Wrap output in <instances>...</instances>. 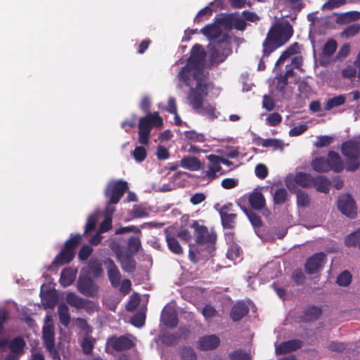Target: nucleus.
Here are the masks:
<instances>
[{
  "label": "nucleus",
  "mask_w": 360,
  "mask_h": 360,
  "mask_svg": "<svg viewBox=\"0 0 360 360\" xmlns=\"http://www.w3.org/2000/svg\"><path fill=\"white\" fill-rule=\"evenodd\" d=\"M298 51V44L295 43L290 45L283 53L281 55L275 64V69L279 65H282L288 58L294 55Z\"/></svg>",
  "instance_id": "nucleus-36"
},
{
  "label": "nucleus",
  "mask_w": 360,
  "mask_h": 360,
  "mask_svg": "<svg viewBox=\"0 0 360 360\" xmlns=\"http://www.w3.org/2000/svg\"><path fill=\"white\" fill-rule=\"evenodd\" d=\"M360 31V25L355 23L347 27L342 33L345 37H352Z\"/></svg>",
  "instance_id": "nucleus-50"
},
{
  "label": "nucleus",
  "mask_w": 360,
  "mask_h": 360,
  "mask_svg": "<svg viewBox=\"0 0 360 360\" xmlns=\"http://www.w3.org/2000/svg\"><path fill=\"white\" fill-rule=\"evenodd\" d=\"M116 255L123 271L128 273L134 271L136 268V261L133 257L134 255L120 250L117 252Z\"/></svg>",
  "instance_id": "nucleus-16"
},
{
  "label": "nucleus",
  "mask_w": 360,
  "mask_h": 360,
  "mask_svg": "<svg viewBox=\"0 0 360 360\" xmlns=\"http://www.w3.org/2000/svg\"><path fill=\"white\" fill-rule=\"evenodd\" d=\"M248 311L249 308L245 302H238L233 305L230 316L233 321H237L245 316Z\"/></svg>",
  "instance_id": "nucleus-22"
},
{
  "label": "nucleus",
  "mask_w": 360,
  "mask_h": 360,
  "mask_svg": "<svg viewBox=\"0 0 360 360\" xmlns=\"http://www.w3.org/2000/svg\"><path fill=\"white\" fill-rule=\"evenodd\" d=\"M337 47L338 44L335 40H328L323 47V54L325 56L330 57L336 51Z\"/></svg>",
  "instance_id": "nucleus-43"
},
{
  "label": "nucleus",
  "mask_w": 360,
  "mask_h": 360,
  "mask_svg": "<svg viewBox=\"0 0 360 360\" xmlns=\"http://www.w3.org/2000/svg\"><path fill=\"white\" fill-rule=\"evenodd\" d=\"M66 302L76 309L86 308L88 304H92L91 302L84 300L73 292H69L65 297Z\"/></svg>",
  "instance_id": "nucleus-23"
},
{
  "label": "nucleus",
  "mask_w": 360,
  "mask_h": 360,
  "mask_svg": "<svg viewBox=\"0 0 360 360\" xmlns=\"http://www.w3.org/2000/svg\"><path fill=\"white\" fill-rule=\"evenodd\" d=\"M219 344V339L215 335L201 337L198 342V347L201 350H210L215 349Z\"/></svg>",
  "instance_id": "nucleus-17"
},
{
  "label": "nucleus",
  "mask_w": 360,
  "mask_h": 360,
  "mask_svg": "<svg viewBox=\"0 0 360 360\" xmlns=\"http://www.w3.org/2000/svg\"><path fill=\"white\" fill-rule=\"evenodd\" d=\"M286 71L284 75L280 74L278 75L276 74V79L277 80V87L279 89H283L288 83V79L290 77L294 76V68L290 67V65H286L285 67Z\"/></svg>",
  "instance_id": "nucleus-30"
},
{
  "label": "nucleus",
  "mask_w": 360,
  "mask_h": 360,
  "mask_svg": "<svg viewBox=\"0 0 360 360\" xmlns=\"http://www.w3.org/2000/svg\"><path fill=\"white\" fill-rule=\"evenodd\" d=\"M292 35V27L289 22L275 24L269 31L263 42L264 56H269L276 49L286 43Z\"/></svg>",
  "instance_id": "nucleus-4"
},
{
  "label": "nucleus",
  "mask_w": 360,
  "mask_h": 360,
  "mask_svg": "<svg viewBox=\"0 0 360 360\" xmlns=\"http://www.w3.org/2000/svg\"><path fill=\"white\" fill-rule=\"evenodd\" d=\"M205 52L201 45L195 44L188 59L187 64L177 75L179 87L190 86L187 101L192 108L198 114L206 116L210 120L217 118L219 112L210 104L203 105V99L207 96L206 74L202 69Z\"/></svg>",
  "instance_id": "nucleus-1"
},
{
  "label": "nucleus",
  "mask_w": 360,
  "mask_h": 360,
  "mask_svg": "<svg viewBox=\"0 0 360 360\" xmlns=\"http://www.w3.org/2000/svg\"><path fill=\"white\" fill-rule=\"evenodd\" d=\"M134 218H146L149 215L148 210L142 205H135L131 210Z\"/></svg>",
  "instance_id": "nucleus-44"
},
{
  "label": "nucleus",
  "mask_w": 360,
  "mask_h": 360,
  "mask_svg": "<svg viewBox=\"0 0 360 360\" xmlns=\"http://www.w3.org/2000/svg\"><path fill=\"white\" fill-rule=\"evenodd\" d=\"M77 288L78 291L86 297H95L98 293V285L89 276H79Z\"/></svg>",
  "instance_id": "nucleus-11"
},
{
  "label": "nucleus",
  "mask_w": 360,
  "mask_h": 360,
  "mask_svg": "<svg viewBox=\"0 0 360 360\" xmlns=\"http://www.w3.org/2000/svg\"><path fill=\"white\" fill-rule=\"evenodd\" d=\"M287 196L288 192L285 188H278L274 193V202L276 205L283 204Z\"/></svg>",
  "instance_id": "nucleus-47"
},
{
  "label": "nucleus",
  "mask_w": 360,
  "mask_h": 360,
  "mask_svg": "<svg viewBox=\"0 0 360 360\" xmlns=\"http://www.w3.org/2000/svg\"><path fill=\"white\" fill-rule=\"evenodd\" d=\"M230 357L232 360H250L249 354L243 350L233 352L230 354Z\"/></svg>",
  "instance_id": "nucleus-59"
},
{
  "label": "nucleus",
  "mask_w": 360,
  "mask_h": 360,
  "mask_svg": "<svg viewBox=\"0 0 360 360\" xmlns=\"http://www.w3.org/2000/svg\"><path fill=\"white\" fill-rule=\"evenodd\" d=\"M25 346V342L22 338H15L8 345V347L11 351L9 354H15L18 358L20 355L23 354Z\"/></svg>",
  "instance_id": "nucleus-26"
},
{
  "label": "nucleus",
  "mask_w": 360,
  "mask_h": 360,
  "mask_svg": "<svg viewBox=\"0 0 360 360\" xmlns=\"http://www.w3.org/2000/svg\"><path fill=\"white\" fill-rule=\"evenodd\" d=\"M255 175L262 179H265L268 175V169L266 165L263 164H258L255 167Z\"/></svg>",
  "instance_id": "nucleus-58"
},
{
  "label": "nucleus",
  "mask_w": 360,
  "mask_h": 360,
  "mask_svg": "<svg viewBox=\"0 0 360 360\" xmlns=\"http://www.w3.org/2000/svg\"><path fill=\"white\" fill-rule=\"evenodd\" d=\"M296 196L298 206L305 207L309 205L310 200L307 193L300 190L297 191Z\"/></svg>",
  "instance_id": "nucleus-49"
},
{
  "label": "nucleus",
  "mask_w": 360,
  "mask_h": 360,
  "mask_svg": "<svg viewBox=\"0 0 360 360\" xmlns=\"http://www.w3.org/2000/svg\"><path fill=\"white\" fill-rule=\"evenodd\" d=\"M240 248L238 245L232 243L229 245L226 252V257L229 259L236 263L240 259Z\"/></svg>",
  "instance_id": "nucleus-40"
},
{
  "label": "nucleus",
  "mask_w": 360,
  "mask_h": 360,
  "mask_svg": "<svg viewBox=\"0 0 360 360\" xmlns=\"http://www.w3.org/2000/svg\"><path fill=\"white\" fill-rule=\"evenodd\" d=\"M166 241L167 246L171 252L176 255H181L183 252V249L178 242L177 239L170 236L167 231H165Z\"/></svg>",
  "instance_id": "nucleus-33"
},
{
  "label": "nucleus",
  "mask_w": 360,
  "mask_h": 360,
  "mask_svg": "<svg viewBox=\"0 0 360 360\" xmlns=\"http://www.w3.org/2000/svg\"><path fill=\"white\" fill-rule=\"evenodd\" d=\"M185 140L191 143H203L205 141V136L202 134L197 133L195 131H184Z\"/></svg>",
  "instance_id": "nucleus-41"
},
{
  "label": "nucleus",
  "mask_w": 360,
  "mask_h": 360,
  "mask_svg": "<svg viewBox=\"0 0 360 360\" xmlns=\"http://www.w3.org/2000/svg\"><path fill=\"white\" fill-rule=\"evenodd\" d=\"M162 120L157 112L148 113L141 117L139 122V142L143 145L148 143L151 130L153 127H160Z\"/></svg>",
  "instance_id": "nucleus-6"
},
{
  "label": "nucleus",
  "mask_w": 360,
  "mask_h": 360,
  "mask_svg": "<svg viewBox=\"0 0 360 360\" xmlns=\"http://www.w3.org/2000/svg\"><path fill=\"white\" fill-rule=\"evenodd\" d=\"M268 274L267 278L272 279L277 277L280 274L279 265L276 262H270L267 264L260 271V274Z\"/></svg>",
  "instance_id": "nucleus-35"
},
{
  "label": "nucleus",
  "mask_w": 360,
  "mask_h": 360,
  "mask_svg": "<svg viewBox=\"0 0 360 360\" xmlns=\"http://www.w3.org/2000/svg\"><path fill=\"white\" fill-rule=\"evenodd\" d=\"M352 281V276L349 272L345 271L337 278V283L341 286L348 285Z\"/></svg>",
  "instance_id": "nucleus-51"
},
{
  "label": "nucleus",
  "mask_w": 360,
  "mask_h": 360,
  "mask_svg": "<svg viewBox=\"0 0 360 360\" xmlns=\"http://www.w3.org/2000/svg\"><path fill=\"white\" fill-rule=\"evenodd\" d=\"M347 246H359L360 249V229L348 235L345 240Z\"/></svg>",
  "instance_id": "nucleus-42"
},
{
  "label": "nucleus",
  "mask_w": 360,
  "mask_h": 360,
  "mask_svg": "<svg viewBox=\"0 0 360 360\" xmlns=\"http://www.w3.org/2000/svg\"><path fill=\"white\" fill-rule=\"evenodd\" d=\"M311 167L318 172H326L330 170L328 158L324 157L315 158L311 162Z\"/></svg>",
  "instance_id": "nucleus-31"
},
{
  "label": "nucleus",
  "mask_w": 360,
  "mask_h": 360,
  "mask_svg": "<svg viewBox=\"0 0 360 360\" xmlns=\"http://www.w3.org/2000/svg\"><path fill=\"white\" fill-rule=\"evenodd\" d=\"M131 154L136 162H141L146 159L147 152L144 147L136 146Z\"/></svg>",
  "instance_id": "nucleus-48"
},
{
  "label": "nucleus",
  "mask_w": 360,
  "mask_h": 360,
  "mask_svg": "<svg viewBox=\"0 0 360 360\" xmlns=\"http://www.w3.org/2000/svg\"><path fill=\"white\" fill-rule=\"evenodd\" d=\"M46 285L41 287V297L43 305L46 308H53L57 302V299L53 292L46 290Z\"/></svg>",
  "instance_id": "nucleus-24"
},
{
  "label": "nucleus",
  "mask_w": 360,
  "mask_h": 360,
  "mask_svg": "<svg viewBox=\"0 0 360 360\" xmlns=\"http://www.w3.org/2000/svg\"><path fill=\"white\" fill-rule=\"evenodd\" d=\"M107 349L121 352L131 349L134 346L131 335L111 336L107 340Z\"/></svg>",
  "instance_id": "nucleus-10"
},
{
  "label": "nucleus",
  "mask_w": 360,
  "mask_h": 360,
  "mask_svg": "<svg viewBox=\"0 0 360 360\" xmlns=\"http://www.w3.org/2000/svg\"><path fill=\"white\" fill-rule=\"evenodd\" d=\"M360 18V13L358 11H349L340 15L338 21H343L345 22L356 20Z\"/></svg>",
  "instance_id": "nucleus-46"
},
{
  "label": "nucleus",
  "mask_w": 360,
  "mask_h": 360,
  "mask_svg": "<svg viewBox=\"0 0 360 360\" xmlns=\"http://www.w3.org/2000/svg\"><path fill=\"white\" fill-rule=\"evenodd\" d=\"M326 262V255L323 252L314 254L309 258L305 264V270L309 274L319 271Z\"/></svg>",
  "instance_id": "nucleus-15"
},
{
  "label": "nucleus",
  "mask_w": 360,
  "mask_h": 360,
  "mask_svg": "<svg viewBox=\"0 0 360 360\" xmlns=\"http://www.w3.org/2000/svg\"><path fill=\"white\" fill-rule=\"evenodd\" d=\"M347 0H328L323 6L322 9L332 10L344 5Z\"/></svg>",
  "instance_id": "nucleus-54"
},
{
  "label": "nucleus",
  "mask_w": 360,
  "mask_h": 360,
  "mask_svg": "<svg viewBox=\"0 0 360 360\" xmlns=\"http://www.w3.org/2000/svg\"><path fill=\"white\" fill-rule=\"evenodd\" d=\"M312 186L316 188L317 191L327 193L330 189V182L326 177L318 176L313 178Z\"/></svg>",
  "instance_id": "nucleus-27"
},
{
  "label": "nucleus",
  "mask_w": 360,
  "mask_h": 360,
  "mask_svg": "<svg viewBox=\"0 0 360 360\" xmlns=\"http://www.w3.org/2000/svg\"><path fill=\"white\" fill-rule=\"evenodd\" d=\"M341 152L346 158V170H357L360 167V135L343 142L341 145Z\"/></svg>",
  "instance_id": "nucleus-5"
},
{
  "label": "nucleus",
  "mask_w": 360,
  "mask_h": 360,
  "mask_svg": "<svg viewBox=\"0 0 360 360\" xmlns=\"http://www.w3.org/2000/svg\"><path fill=\"white\" fill-rule=\"evenodd\" d=\"M161 321L165 326L169 328L176 326L178 319L176 311L172 309H164L161 314Z\"/></svg>",
  "instance_id": "nucleus-20"
},
{
  "label": "nucleus",
  "mask_w": 360,
  "mask_h": 360,
  "mask_svg": "<svg viewBox=\"0 0 360 360\" xmlns=\"http://www.w3.org/2000/svg\"><path fill=\"white\" fill-rule=\"evenodd\" d=\"M89 274L94 278H98L103 273L101 263L97 259H91L88 263Z\"/></svg>",
  "instance_id": "nucleus-32"
},
{
  "label": "nucleus",
  "mask_w": 360,
  "mask_h": 360,
  "mask_svg": "<svg viewBox=\"0 0 360 360\" xmlns=\"http://www.w3.org/2000/svg\"><path fill=\"white\" fill-rule=\"evenodd\" d=\"M328 161L330 166V170L335 172H340L343 170L345 166L341 157L335 151H329L328 153Z\"/></svg>",
  "instance_id": "nucleus-19"
},
{
  "label": "nucleus",
  "mask_w": 360,
  "mask_h": 360,
  "mask_svg": "<svg viewBox=\"0 0 360 360\" xmlns=\"http://www.w3.org/2000/svg\"><path fill=\"white\" fill-rule=\"evenodd\" d=\"M183 360H197V354L191 347H184L181 350Z\"/></svg>",
  "instance_id": "nucleus-55"
},
{
  "label": "nucleus",
  "mask_w": 360,
  "mask_h": 360,
  "mask_svg": "<svg viewBox=\"0 0 360 360\" xmlns=\"http://www.w3.org/2000/svg\"><path fill=\"white\" fill-rule=\"evenodd\" d=\"M307 129V125L306 124H299L292 127L289 131V135L290 136H297L302 134Z\"/></svg>",
  "instance_id": "nucleus-57"
},
{
  "label": "nucleus",
  "mask_w": 360,
  "mask_h": 360,
  "mask_svg": "<svg viewBox=\"0 0 360 360\" xmlns=\"http://www.w3.org/2000/svg\"><path fill=\"white\" fill-rule=\"evenodd\" d=\"M249 202L255 210H262L265 205V199L262 193L252 192L249 196Z\"/></svg>",
  "instance_id": "nucleus-28"
},
{
  "label": "nucleus",
  "mask_w": 360,
  "mask_h": 360,
  "mask_svg": "<svg viewBox=\"0 0 360 360\" xmlns=\"http://www.w3.org/2000/svg\"><path fill=\"white\" fill-rule=\"evenodd\" d=\"M231 23L232 25L238 30H243L245 29L247 23L245 19L238 18V17H232L231 18Z\"/></svg>",
  "instance_id": "nucleus-60"
},
{
  "label": "nucleus",
  "mask_w": 360,
  "mask_h": 360,
  "mask_svg": "<svg viewBox=\"0 0 360 360\" xmlns=\"http://www.w3.org/2000/svg\"><path fill=\"white\" fill-rule=\"evenodd\" d=\"M156 156L159 160H167L169 158V152L165 146H158L157 147Z\"/></svg>",
  "instance_id": "nucleus-63"
},
{
  "label": "nucleus",
  "mask_w": 360,
  "mask_h": 360,
  "mask_svg": "<svg viewBox=\"0 0 360 360\" xmlns=\"http://www.w3.org/2000/svg\"><path fill=\"white\" fill-rule=\"evenodd\" d=\"M58 314L60 323L64 326H68L70 323V314L68 306L65 304H60L58 307Z\"/></svg>",
  "instance_id": "nucleus-39"
},
{
  "label": "nucleus",
  "mask_w": 360,
  "mask_h": 360,
  "mask_svg": "<svg viewBox=\"0 0 360 360\" xmlns=\"http://www.w3.org/2000/svg\"><path fill=\"white\" fill-rule=\"evenodd\" d=\"M207 159L210 162V165L208 167L207 176L210 178L215 177L217 172H219L221 167L220 166V158L215 155H210Z\"/></svg>",
  "instance_id": "nucleus-25"
},
{
  "label": "nucleus",
  "mask_w": 360,
  "mask_h": 360,
  "mask_svg": "<svg viewBox=\"0 0 360 360\" xmlns=\"http://www.w3.org/2000/svg\"><path fill=\"white\" fill-rule=\"evenodd\" d=\"M221 224L224 229H233L236 225V214L233 212L232 204L224 205L219 210Z\"/></svg>",
  "instance_id": "nucleus-13"
},
{
  "label": "nucleus",
  "mask_w": 360,
  "mask_h": 360,
  "mask_svg": "<svg viewBox=\"0 0 360 360\" xmlns=\"http://www.w3.org/2000/svg\"><path fill=\"white\" fill-rule=\"evenodd\" d=\"M129 253L131 255H135L138 252L140 247H141V241L139 238L136 237H130L127 243Z\"/></svg>",
  "instance_id": "nucleus-45"
},
{
  "label": "nucleus",
  "mask_w": 360,
  "mask_h": 360,
  "mask_svg": "<svg viewBox=\"0 0 360 360\" xmlns=\"http://www.w3.org/2000/svg\"><path fill=\"white\" fill-rule=\"evenodd\" d=\"M93 248L88 245H84L79 252L78 257L81 260H86L91 254Z\"/></svg>",
  "instance_id": "nucleus-62"
},
{
  "label": "nucleus",
  "mask_w": 360,
  "mask_h": 360,
  "mask_svg": "<svg viewBox=\"0 0 360 360\" xmlns=\"http://www.w3.org/2000/svg\"><path fill=\"white\" fill-rule=\"evenodd\" d=\"M349 51L350 46L348 44H343L338 52L336 59L339 60H342L349 55Z\"/></svg>",
  "instance_id": "nucleus-64"
},
{
  "label": "nucleus",
  "mask_w": 360,
  "mask_h": 360,
  "mask_svg": "<svg viewBox=\"0 0 360 360\" xmlns=\"http://www.w3.org/2000/svg\"><path fill=\"white\" fill-rule=\"evenodd\" d=\"M321 314V310L319 307L314 306L310 307L304 311L302 320L306 322L312 321L318 319Z\"/></svg>",
  "instance_id": "nucleus-37"
},
{
  "label": "nucleus",
  "mask_w": 360,
  "mask_h": 360,
  "mask_svg": "<svg viewBox=\"0 0 360 360\" xmlns=\"http://www.w3.org/2000/svg\"><path fill=\"white\" fill-rule=\"evenodd\" d=\"M346 101V96L343 94L338 95L333 98H328L324 106L326 111H329L334 108L343 105Z\"/></svg>",
  "instance_id": "nucleus-34"
},
{
  "label": "nucleus",
  "mask_w": 360,
  "mask_h": 360,
  "mask_svg": "<svg viewBox=\"0 0 360 360\" xmlns=\"http://www.w3.org/2000/svg\"><path fill=\"white\" fill-rule=\"evenodd\" d=\"M338 207L339 210L348 217L354 218L356 215L354 201L349 195H340L338 201Z\"/></svg>",
  "instance_id": "nucleus-12"
},
{
  "label": "nucleus",
  "mask_w": 360,
  "mask_h": 360,
  "mask_svg": "<svg viewBox=\"0 0 360 360\" xmlns=\"http://www.w3.org/2000/svg\"><path fill=\"white\" fill-rule=\"evenodd\" d=\"M301 346L302 342L298 340L285 341L276 347V353L277 354H282L291 352L300 348Z\"/></svg>",
  "instance_id": "nucleus-18"
},
{
  "label": "nucleus",
  "mask_w": 360,
  "mask_h": 360,
  "mask_svg": "<svg viewBox=\"0 0 360 360\" xmlns=\"http://www.w3.org/2000/svg\"><path fill=\"white\" fill-rule=\"evenodd\" d=\"M334 140V138L330 136H319L314 143L317 148H322L329 146Z\"/></svg>",
  "instance_id": "nucleus-52"
},
{
  "label": "nucleus",
  "mask_w": 360,
  "mask_h": 360,
  "mask_svg": "<svg viewBox=\"0 0 360 360\" xmlns=\"http://www.w3.org/2000/svg\"><path fill=\"white\" fill-rule=\"evenodd\" d=\"M282 121L281 115L278 112H273L268 115L266 123L269 126L274 127L279 124Z\"/></svg>",
  "instance_id": "nucleus-53"
},
{
  "label": "nucleus",
  "mask_w": 360,
  "mask_h": 360,
  "mask_svg": "<svg viewBox=\"0 0 360 360\" xmlns=\"http://www.w3.org/2000/svg\"><path fill=\"white\" fill-rule=\"evenodd\" d=\"M43 341L52 360H61L59 352L56 348L54 326L49 321L48 316L46 317L45 324L43 327Z\"/></svg>",
  "instance_id": "nucleus-7"
},
{
  "label": "nucleus",
  "mask_w": 360,
  "mask_h": 360,
  "mask_svg": "<svg viewBox=\"0 0 360 360\" xmlns=\"http://www.w3.org/2000/svg\"><path fill=\"white\" fill-rule=\"evenodd\" d=\"M81 240V235L76 234L72 236L66 243L65 248L56 257L53 264L63 265L69 263L75 257V249Z\"/></svg>",
  "instance_id": "nucleus-8"
},
{
  "label": "nucleus",
  "mask_w": 360,
  "mask_h": 360,
  "mask_svg": "<svg viewBox=\"0 0 360 360\" xmlns=\"http://www.w3.org/2000/svg\"><path fill=\"white\" fill-rule=\"evenodd\" d=\"M180 166L191 171L200 169V163L197 158L186 156L181 159Z\"/></svg>",
  "instance_id": "nucleus-29"
},
{
  "label": "nucleus",
  "mask_w": 360,
  "mask_h": 360,
  "mask_svg": "<svg viewBox=\"0 0 360 360\" xmlns=\"http://www.w3.org/2000/svg\"><path fill=\"white\" fill-rule=\"evenodd\" d=\"M94 343V341L89 337H86L83 339L82 347L85 354H89L92 352Z\"/></svg>",
  "instance_id": "nucleus-56"
},
{
  "label": "nucleus",
  "mask_w": 360,
  "mask_h": 360,
  "mask_svg": "<svg viewBox=\"0 0 360 360\" xmlns=\"http://www.w3.org/2000/svg\"><path fill=\"white\" fill-rule=\"evenodd\" d=\"M77 269L72 267L64 269L60 274V283L63 287L70 285L76 278Z\"/></svg>",
  "instance_id": "nucleus-21"
},
{
  "label": "nucleus",
  "mask_w": 360,
  "mask_h": 360,
  "mask_svg": "<svg viewBox=\"0 0 360 360\" xmlns=\"http://www.w3.org/2000/svg\"><path fill=\"white\" fill-rule=\"evenodd\" d=\"M128 188V184L124 180L110 181L105 191V195L109 202L117 204Z\"/></svg>",
  "instance_id": "nucleus-9"
},
{
  "label": "nucleus",
  "mask_w": 360,
  "mask_h": 360,
  "mask_svg": "<svg viewBox=\"0 0 360 360\" xmlns=\"http://www.w3.org/2000/svg\"><path fill=\"white\" fill-rule=\"evenodd\" d=\"M200 32L210 41L207 48L212 64L224 62L232 53L230 37L219 22L207 25Z\"/></svg>",
  "instance_id": "nucleus-2"
},
{
  "label": "nucleus",
  "mask_w": 360,
  "mask_h": 360,
  "mask_svg": "<svg viewBox=\"0 0 360 360\" xmlns=\"http://www.w3.org/2000/svg\"><path fill=\"white\" fill-rule=\"evenodd\" d=\"M313 178L308 174L302 172L297 173L295 176V181L302 187H309L312 186Z\"/></svg>",
  "instance_id": "nucleus-38"
},
{
  "label": "nucleus",
  "mask_w": 360,
  "mask_h": 360,
  "mask_svg": "<svg viewBox=\"0 0 360 360\" xmlns=\"http://www.w3.org/2000/svg\"><path fill=\"white\" fill-rule=\"evenodd\" d=\"M145 322V315L142 313L135 314L131 320V323L136 327H142Z\"/></svg>",
  "instance_id": "nucleus-61"
},
{
  "label": "nucleus",
  "mask_w": 360,
  "mask_h": 360,
  "mask_svg": "<svg viewBox=\"0 0 360 360\" xmlns=\"http://www.w3.org/2000/svg\"><path fill=\"white\" fill-rule=\"evenodd\" d=\"M103 264L105 266L108 277L113 288L119 287L121 281V274L115 265V262L111 259H106Z\"/></svg>",
  "instance_id": "nucleus-14"
},
{
  "label": "nucleus",
  "mask_w": 360,
  "mask_h": 360,
  "mask_svg": "<svg viewBox=\"0 0 360 360\" xmlns=\"http://www.w3.org/2000/svg\"><path fill=\"white\" fill-rule=\"evenodd\" d=\"M192 227L194 229L196 245L191 248L189 258L193 262L196 263L200 257H207L214 251L217 236L213 231H209L206 226L200 225L196 221L193 222Z\"/></svg>",
  "instance_id": "nucleus-3"
}]
</instances>
